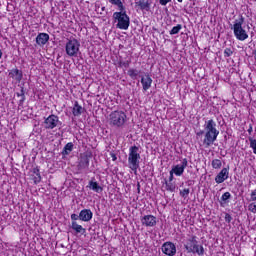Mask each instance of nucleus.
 <instances>
[{
    "label": "nucleus",
    "instance_id": "obj_1",
    "mask_svg": "<svg viewBox=\"0 0 256 256\" xmlns=\"http://www.w3.org/2000/svg\"><path fill=\"white\" fill-rule=\"evenodd\" d=\"M204 139L203 145L205 147H211L214 142L217 141V137H219V130H217V123L210 119L204 124Z\"/></svg>",
    "mask_w": 256,
    "mask_h": 256
},
{
    "label": "nucleus",
    "instance_id": "obj_2",
    "mask_svg": "<svg viewBox=\"0 0 256 256\" xmlns=\"http://www.w3.org/2000/svg\"><path fill=\"white\" fill-rule=\"evenodd\" d=\"M243 23H245V18L241 16L239 19L234 21L232 27L234 35L238 41H245L246 39H249V34H247V31L243 28Z\"/></svg>",
    "mask_w": 256,
    "mask_h": 256
},
{
    "label": "nucleus",
    "instance_id": "obj_3",
    "mask_svg": "<svg viewBox=\"0 0 256 256\" xmlns=\"http://www.w3.org/2000/svg\"><path fill=\"white\" fill-rule=\"evenodd\" d=\"M141 159V154H139V147L132 146L129 148L128 155V165L129 169L134 171L135 173L139 169V160Z\"/></svg>",
    "mask_w": 256,
    "mask_h": 256
},
{
    "label": "nucleus",
    "instance_id": "obj_4",
    "mask_svg": "<svg viewBox=\"0 0 256 256\" xmlns=\"http://www.w3.org/2000/svg\"><path fill=\"white\" fill-rule=\"evenodd\" d=\"M187 253H196L197 255H204L205 249L199 245L196 236L188 238L184 244Z\"/></svg>",
    "mask_w": 256,
    "mask_h": 256
},
{
    "label": "nucleus",
    "instance_id": "obj_5",
    "mask_svg": "<svg viewBox=\"0 0 256 256\" xmlns=\"http://www.w3.org/2000/svg\"><path fill=\"white\" fill-rule=\"evenodd\" d=\"M113 19L117 21L116 27L118 29H123L124 31H127V29H129L130 19L125 10L120 12H114Z\"/></svg>",
    "mask_w": 256,
    "mask_h": 256
},
{
    "label": "nucleus",
    "instance_id": "obj_6",
    "mask_svg": "<svg viewBox=\"0 0 256 256\" xmlns=\"http://www.w3.org/2000/svg\"><path fill=\"white\" fill-rule=\"evenodd\" d=\"M127 121V115L123 111H114L110 114V125L114 127H123Z\"/></svg>",
    "mask_w": 256,
    "mask_h": 256
},
{
    "label": "nucleus",
    "instance_id": "obj_7",
    "mask_svg": "<svg viewBox=\"0 0 256 256\" xmlns=\"http://www.w3.org/2000/svg\"><path fill=\"white\" fill-rule=\"evenodd\" d=\"M80 47L81 44L79 41H77V39L68 40L65 46L66 55H68V57H77L79 55Z\"/></svg>",
    "mask_w": 256,
    "mask_h": 256
},
{
    "label": "nucleus",
    "instance_id": "obj_8",
    "mask_svg": "<svg viewBox=\"0 0 256 256\" xmlns=\"http://www.w3.org/2000/svg\"><path fill=\"white\" fill-rule=\"evenodd\" d=\"M61 122L59 121V117L57 115H50L44 121L45 129H55V127H59Z\"/></svg>",
    "mask_w": 256,
    "mask_h": 256
},
{
    "label": "nucleus",
    "instance_id": "obj_9",
    "mask_svg": "<svg viewBox=\"0 0 256 256\" xmlns=\"http://www.w3.org/2000/svg\"><path fill=\"white\" fill-rule=\"evenodd\" d=\"M187 165H189V162L187 161V158H184L181 164H177L176 166H173L171 171L177 177H181V175L185 173V168L187 167Z\"/></svg>",
    "mask_w": 256,
    "mask_h": 256
},
{
    "label": "nucleus",
    "instance_id": "obj_10",
    "mask_svg": "<svg viewBox=\"0 0 256 256\" xmlns=\"http://www.w3.org/2000/svg\"><path fill=\"white\" fill-rule=\"evenodd\" d=\"M162 253L168 256H175V253H177V247L172 242H166L162 245Z\"/></svg>",
    "mask_w": 256,
    "mask_h": 256
},
{
    "label": "nucleus",
    "instance_id": "obj_11",
    "mask_svg": "<svg viewBox=\"0 0 256 256\" xmlns=\"http://www.w3.org/2000/svg\"><path fill=\"white\" fill-rule=\"evenodd\" d=\"M141 223L145 227H155L157 225V217L153 215H145L141 218Z\"/></svg>",
    "mask_w": 256,
    "mask_h": 256
},
{
    "label": "nucleus",
    "instance_id": "obj_12",
    "mask_svg": "<svg viewBox=\"0 0 256 256\" xmlns=\"http://www.w3.org/2000/svg\"><path fill=\"white\" fill-rule=\"evenodd\" d=\"M229 179V168H223L220 173L215 177V181L218 184L223 183Z\"/></svg>",
    "mask_w": 256,
    "mask_h": 256
},
{
    "label": "nucleus",
    "instance_id": "obj_13",
    "mask_svg": "<svg viewBox=\"0 0 256 256\" xmlns=\"http://www.w3.org/2000/svg\"><path fill=\"white\" fill-rule=\"evenodd\" d=\"M79 219L87 223L93 219V212L90 209H83L79 213Z\"/></svg>",
    "mask_w": 256,
    "mask_h": 256
},
{
    "label": "nucleus",
    "instance_id": "obj_14",
    "mask_svg": "<svg viewBox=\"0 0 256 256\" xmlns=\"http://www.w3.org/2000/svg\"><path fill=\"white\" fill-rule=\"evenodd\" d=\"M141 83H142L143 91H148V89H151L153 79H151V76L146 74L141 78Z\"/></svg>",
    "mask_w": 256,
    "mask_h": 256
},
{
    "label": "nucleus",
    "instance_id": "obj_15",
    "mask_svg": "<svg viewBox=\"0 0 256 256\" xmlns=\"http://www.w3.org/2000/svg\"><path fill=\"white\" fill-rule=\"evenodd\" d=\"M90 159H91V156L87 154L82 155L78 165L79 169H87L89 167Z\"/></svg>",
    "mask_w": 256,
    "mask_h": 256
},
{
    "label": "nucleus",
    "instance_id": "obj_16",
    "mask_svg": "<svg viewBox=\"0 0 256 256\" xmlns=\"http://www.w3.org/2000/svg\"><path fill=\"white\" fill-rule=\"evenodd\" d=\"M49 41V34L47 33H40L36 37L37 45L43 46Z\"/></svg>",
    "mask_w": 256,
    "mask_h": 256
},
{
    "label": "nucleus",
    "instance_id": "obj_17",
    "mask_svg": "<svg viewBox=\"0 0 256 256\" xmlns=\"http://www.w3.org/2000/svg\"><path fill=\"white\" fill-rule=\"evenodd\" d=\"M9 77L15 79V81H21V79H23V74L21 73V71H19V69H13L9 73Z\"/></svg>",
    "mask_w": 256,
    "mask_h": 256
},
{
    "label": "nucleus",
    "instance_id": "obj_18",
    "mask_svg": "<svg viewBox=\"0 0 256 256\" xmlns=\"http://www.w3.org/2000/svg\"><path fill=\"white\" fill-rule=\"evenodd\" d=\"M71 228L73 229V231H75V233H81V235L86 233L85 228L79 225L77 221H72Z\"/></svg>",
    "mask_w": 256,
    "mask_h": 256
},
{
    "label": "nucleus",
    "instance_id": "obj_19",
    "mask_svg": "<svg viewBox=\"0 0 256 256\" xmlns=\"http://www.w3.org/2000/svg\"><path fill=\"white\" fill-rule=\"evenodd\" d=\"M92 191H95L96 193H101L103 191V187L99 186L97 182L90 181L89 186Z\"/></svg>",
    "mask_w": 256,
    "mask_h": 256
},
{
    "label": "nucleus",
    "instance_id": "obj_20",
    "mask_svg": "<svg viewBox=\"0 0 256 256\" xmlns=\"http://www.w3.org/2000/svg\"><path fill=\"white\" fill-rule=\"evenodd\" d=\"M83 113V107L79 105L78 102H75L74 107H73V115L75 117H79Z\"/></svg>",
    "mask_w": 256,
    "mask_h": 256
},
{
    "label": "nucleus",
    "instance_id": "obj_21",
    "mask_svg": "<svg viewBox=\"0 0 256 256\" xmlns=\"http://www.w3.org/2000/svg\"><path fill=\"white\" fill-rule=\"evenodd\" d=\"M112 5H117L119 11H125V6H123V2L121 0H108Z\"/></svg>",
    "mask_w": 256,
    "mask_h": 256
},
{
    "label": "nucleus",
    "instance_id": "obj_22",
    "mask_svg": "<svg viewBox=\"0 0 256 256\" xmlns=\"http://www.w3.org/2000/svg\"><path fill=\"white\" fill-rule=\"evenodd\" d=\"M136 5H138V7H140L142 11L145 9H149V2L145 0H139L138 2H136Z\"/></svg>",
    "mask_w": 256,
    "mask_h": 256
},
{
    "label": "nucleus",
    "instance_id": "obj_23",
    "mask_svg": "<svg viewBox=\"0 0 256 256\" xmlns=\"http://www.w3.org/2000/svg\"><path fill=\"white\" fill-rule=\"evenodd\" d=\"M71 151H73V143L69 142L65 145L62 153L63 155H69Z\"/></svg>",
    "mask_w": 256,
    "mask_h": 256
},
{
    "label": "nucleus",
    "instance_id": "obj_24",
    "mask_svg": "<svg viewBox=\"0 0 256 256\" xmlns=\"http://www.w3.org/2000/svg\"><path fill=\"white\" fill-rule=\"evenodd\" d=\"M33 173H34V175H36L34 177V183H40L41 182V174L39 173V168H34Z\"/></svg>",
    "mask_w": 256,
    "mask_h": 256
},
{
    "label": "nucleus",
    "instance_id": "obj_25",
    "mask_svg": "<svg viewBox=\"0 0 256 256\" xmlns=\"http://www.w3.org/2000/svg\"><path fill=\"white\" fill-rule=\"evenodd\" d=\"M128 75L131 77V79H137L139 76V71L137 69H130L128 70Z\"/></svg>",
    "mask_w": 256,
    "mask_h": 256
},
{
    "label": "nucleus",
    "instance_id": "obj_26",
    "mask_svg": "<svg viewBox=\"0 0 256 256\" xmlns=\"http://www.w3.org/2000/svg\"><path fill=\"white\" fill-rule=\"evenodd\" d=\"M222 165H223V163L221 162L220 159H214V160L212 161V167H213V169H221Z\"/></svg>",
    "mask_w": 256,
    "mask_h": 256
},
{
    "label": "nucleus",
    "instance_id": "obj_27",
    "mask_svg": "<svg viewBox=\"0 0 256 256\" xmlns=\"http://www.w3.org/2000/svg\"><path fill=\"white\" fill-rule=\"evenodd\" d=\"M181 29H183V26L181 24L174 26L170 31V35H177V33H179V31H181Z\"/></svg>",
    "mask_w": 256,
    "mask_h": 256
},
{
    "label": "nucleus",
    "instance_id": "obj_28",
    "mask_svg": "<svg viewBox=\"0 0 256 256\" xmlns=\"http://www.w3.org/2000/svg\"><path fill=\"white\" fill-rule=\"evenodd\" d=\"M166 185V190L167 191H171V193H173V191H175V184H173L172 182H165Z\"/></svg>",
    "mask_w": 256,
    "mask_h": 256
},
{
    "label": "nucleus",
    "instance_id": "obj_29",
    "mask_svg": "<svg viewBox=\"0 0 256 256\" xmlns=\"http://www.w3.org/2000/svg\"><path fill=\"white\" fill-rule=\"evenodd\" d=\"M189 193H190V190L189 188H185L183 190L180 191V195L184 198V199H187L189 197Z\"/></svg>",
    "mask_w": 256,
    "mask_h": 256
},
{
    "label": "nucleus",
    "instance_id": "obj_30",
    "mask_svg": "<svg viewBox=\"0 0 256 256\" xmlns=\"http://www.w3.org/2000/svg\"><path fill=\"white\" fill-rule=\"evenodd\" d=\"M17 95H18V97H21V99L19 101V107H21V105H23V103H25V92L22 89L21 93L17 94Z\"/></svg>",
    "mask_w": 256,
    "mask_h": 256
},
{
    "label": "nucleus",
    "instance_id": "obj_31",
    "mask_svg": "<svg viewBox=\"0 0 256 256\" xmlns=\"http://www.w3.org/2000/svg\"><path fill=\"white\" fill-rule=\"evenodd\" d=\"M250 147L253 149V154L256 155V140L250 139Z\"/></svg>",
    "mask_w": 256,
    "mask_h": 256
},
{
    "label": "nucleus",
    "instance_id": "obj_32",
    "mask_svg": "<svg viewBox=\"0 0 256 256\" xmlns=\"http://www.w3.org/2000/svg\"><path fill=\"white\" fill-rule=\"evenodd\" d=\"M221 199H222L223 201H228V199H231V193L225 192V193L222 195Z\"/></svg>",
    "mask_w": 256,
    "mask_h": 256
},
{
    "label": "nucleus",
    "instance_id": "obj_33",
    "mask_svg": "<svg viewBox=\"0 0 256 256\" xmlns=\"http://www.w3.org/2000/svg\"><path fill=\"white\" fill-rule=\"evenodd\" d=\"M225 57H231L233 55V51L230 48H226L224 50Z\"/></svg>",
    "mask_w": 256,
    "mask_h": 256
},
{
    "label": "nucleus",
    "instance_id": "obj_34",
    "mask_svg": "<svg viewBox=\"0 0 256 256\" xmlns=\"http://www.w3.org/2000/svg\"><path fill=\"white\" fill-rule=\"evenodd\" d=\"M248 209L251 211V213H256V203L249 204Z\"/></svg>",
    "mask_w": 256,
    "mask_h": 256
},
{
    "label": "nucleus",
    "instance_id": "obj_35",
    "mask_svg": "<svg viewBox=\"0 0 256 256\" xmlns=\"http://www.w3.org/2000/svg\"><path fill=\"white\" fill-rule=\"evenodd\" d=\"M159 4L162 5V7H165V5L171 3L173 0H158Z\"/></svg>",
    "mask_w": 256,
    "mask_h": 256
},
{
    "label": "nucleus",
    "instance_id": "obj_36",
    "mask_svg": "<svg viewBox=\"0 0 256 256\" xmlns=\"http://www.w3.org/2000/svg\"><path fill=\"white\" fill-rule=\"evenodd\" d=\"M225 221L226 223H231V221H233V217H231V214H225Z\"/></svg>",
    "mask_w": 256,
    "mask_h": 256
},
{
    "label": "nucleus",
    "instance_id": "obj_37",
    "mask_svg": "<svg viewBox=\"0 0 256 256\" xmlns=\"http://www.w3.org/2000/svg\"><path fill=\"white\" fill-rule=\"evenodd\" d=\"M251 201H256V189L251 192Z\"/></svg>",
    "mask_w": 256,
    "mask_h": 256
},
{
    "label": "nucleus",
    "instance_id": "obj_38",
    "mask_svg": "<svg viewBox=\"0 0 256 256\" xmlns=\"http://www.w3.org/2000/svg\"><path fill=\"white\" fill-rule=\"evenodd\" d=\"M173 175H175V172L173 170H170V176H169V182L171 183L174 179Z\"/></svg>",
    "mask_w": 256,
    "mask_h": 256
},
{
    "label": "nucleus",
    "instance_id": "obj_39",
    "mask_svg": "<svg viewBox=\"0 0 256 256\" xmlns=\"http://www.w3.org/2000/svg\"><path fill=\"white\" fill-rule=\"evenodd\" d=\"M71 219H72V221H77V220H79V215H77V214H72V215H71Z\"/></svg>",
    "mask_w": 256,
    "mask_h": 256
},
{
    "label": "nucleus",
    "instance_id": "obj_40",
    "mask_svg": "<svg viewBox=\"0 0 256 256\" xmlns=\"http://www.w3.org/2000/svg\"><path fill=\"white\" fill-rule=\"evenodd\" d=\"M197 135H198V136H201V135H204V136H205V130L198 132Z\"/></svg>",
    "mask_w": 256,
    "mask_h": 256
},
{
    "label": "nucleus",
    "instance_id": "obj_41",
    "mask_svg": "<svg viewBox=\"0 0 256 256\" xmlns=\"http://www.w3.org/2000/svg\"><path fill=\"white\" fill-rule=\"evenodd\" d=\"M137 188H138V193H139V191L141 189V184L140 183L137 184Z\"/></svg>",
    "mask_w": 256,
    "mask_h": 256
},
{
    "label": "nucleus",
    "instance_id": "obj_42",
    "mask_svg": "<svg viewBox=\"0 0 256 256\" xmlns=\"http://www.w3.org/2000/svg\"><path fill=\"white\" fill-rule=\"evenodd\" d=\"M3 57V52L0 50V59Z\"/></svg>",
    "mask_w": 256,
    "mask_h": 256
},
{
    "label": "nucleus",
    "instance_id": "obj_43",
    "mask_svg": "<svg viewBox=\"0 0 256 256\" xmlns=\"http://www.w3.org/2000/svg\"><path fill=\"white\" fill-rule=\"evenodd\" d=\"M178 2H179V3H182V2H183V0H178Z\"/></svg>",
    "mask_w": 256,
    "mask_h": 256
},
{
    "label": "nucleus",
    "instance_id": "obj_44",
    "mask_svg": "<svg viewBox=\"0 0 256 256\" xmlns=\"http://www.w3.org/2000/svg\"><path fill=\"white\" fill-rule=\"evenodd\" d=\"M102 11H105V7H102Z\"/></svg>",
    "mask_w": 256,
    "mask_h": 256
}]
</instances>
